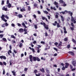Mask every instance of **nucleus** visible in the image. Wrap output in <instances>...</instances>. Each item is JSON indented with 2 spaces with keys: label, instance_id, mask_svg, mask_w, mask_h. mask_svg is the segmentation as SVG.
<instances>
[{
  "label": "nucleus",
  "instance_id": "obj_1",
  "mask_svg": "<svg viewBox=\"0 0 76 76\" xmlns=\"http://www.w3.org/2000/svg\"><path fill=\"white\" fill-rule=\"evenodd\" d=\"M40 24H41V25H43V26L46 29H47V30L49 28L48 27V25H46V24H45V22H41L40 23Z\"/></svg>",
  "mask_w": 76,
  "mask_h": 76
},
{
  "label": "nucleus",
  "instance_id": "obj_2",
  "mask_svg": "<svg viewBox=\"0 0 76 76\" xmlns=\"http://www.w3.org/2000/svg\"><path fill=\"white\" fill-rule=\"evenodd\" d=\"M61 45H62V42H60V43H59L58 45L57 46V47H58V48H59V49H60L61 48V47H60V46H61Z\"/></svg>",
  "mask_w": 76,
  "mask_h": 76
},
{
  "label": "nucleus",
  "instance_id": "obj_3",
  "mask_svg": "<svg viewBox=\"0 0 76 76\" xmlns=\"http://www.w3.org/2000/svg\"><path fill=\"white\" fill-rule=\"evenodd\" d=\"M37 57H34V56L33 57L32 59V61H37Z\"/></svg>",
  "mask_w": 76,
  "mask_h": 76
},
{
  "label": "nucleus",
  "instance_id": "obj_4",
  "mask_svg": "<svg viewBox=\"0 0 76 76\" xmlns=\"http://www.w3.org/2000/svg\"><path fill=\"white\" fill-rule=\"evenodd\" d=\"M55 23L56 24H57V28H60V25L59 23H57V21H55Z\"/></svg>",
  "mask_w": 76,
  "mask_h": 76
},
{
  "label": "nucleus",
  "instance_id": "obj_5",
  "mask_svg": "<svg viewBox=\"0 0 76 76\" xmlns=\"http://www.w3.org/2000/svg\"><path fill=\"white\" fill-rule=\"evenodd\" d=\"M29 59L30 60V61H31V62H32V58H33V57H32V55H30L29 56Z\"/></svg>",
  "mask_w": 76,
  "mask_h": 76
},
{
  "label": "nucleus",
  "instance_id": "obj_6",
  "mask_svg": "<svg viewBox=\"0 0 76 76\" xmlns=\"http://www.w3.org/2000/svg\"><path fill=\"white\" fill-rule=\"evenodd\" d=\"M2 10L5 11H7V7L5 8V7H3L2 8Z\"/></svg>",
  "mask_w": 76,
  "mask_h": 76
},
{
  "label": "nucleus",
  "instance_id": "obj_7",
  "mask_svg": "<svg viewBox=\"0 0 76 76\" xmlns=\"http://www.w3.org/2000/svg\"><path fill=\"white\" fill-rule=\"evenodd\" d=\"M63 29L64 30V33L65 34H67V31H66V27H63Z\"/></svg>",
  "mask_w": 76,
  "mask_h": 76
},
{
  "label": "nucleus",
  "instance_id": "obj_8",
  "mask_svg": "<svg viewBox=\"0 0 76 76\" xmlns=\"http://www.w3.org/2000/svg\"><path fill=\"white\" fill-rule=\"evenodd\" d=\"M72 64L74 66H76V62L75 61H73Z\"/></svg>",
  "mask_w": 76,
  "mask_h": 76
},
{
  "label": "nucleus",
  "instance_id": "obj_9",
  "mask_svg": "<svg viewBox=\"0 0 76 76\" xmlns=\"http://www.w3.org/2000/svg\"><path fill=\"white\" fill-rule=\"evenodd\" d=\"M24 31L23 29L21 28L19 30V32H23Z\"/></svg>",
  "mask_w": 76,
  "mask_h": 76
},
{
  "label": "nucleus",
  "instance_id": "obj_10",
  "mask_svg": "<svg viewBox=\"0 0 76 76\" xmlns=\"http://www.w3.org/2000/svg\"><path fill=\"white\" fill-rule=\"evenodd\" d=\"M68 53L69 54H70L71 55H72V56H74V53L72 52V51H69L68 52Z\"/></svg>",
  "mask_w": 76,
  "mask_h": 76
},
{
  "label": "nucleus",
  "instance_id": "obj_11",
  "mask_svg": "<svg viewBox=\"0 0 76 76\" xmlns=\"http://www.w3.org/2000/svg\"><path fill=\"white\" fill-rule=\"evenodd\" d=\"M40 70L41 71V72H42V73H44L45 72L44 69L43 68H42V69H40Z\"/></svg>",
  "mask_w": 76,
  "mask_h": 76
},
{
  "label": "nucleus",
  "instance_id": "obj_12",
  "mask_svg": "<svg viewBox=\"0 0 76 76\" xmlns=\"http://www.w3.org/2000/svg\"><path fill=\"white\" fill-rule=\"evenodd\" d=\"M4 17H5V15H2L1 18L2 20H3L5 18H4Z\"/></svg>",
  "mask_w": 76,
  "mask_h": 76
},
{
  "label": "nucleus",
  "instance_id": "obj_13",
  "mask_svg": "<svg viewBox=\"0 0 76 76\" xmlns=\"http://www.w3.org/2000/svg\"><path fill=\"white\" fill-rule=\"evenodd\" d=\"M12 73H13V75L14 76H16V72H15L14 71H11Z\"/></svg>",
  "mask_w": 76,
  "mask_h": 76
},
{
  "label": "nucleus",
  "instance_id": "obj_14",
  "mask_svg": "<svg viewBox=\"0 0 76 76\" xmlns=\"http://www.w3.org/2000/svg\"><path fill=\"white\" fill-rule=\"evenodd\" d=\"M7 6L8 7V8H10V7H12V4L10 3H9L7 5Z\"/></svg>",
  "mask_w": 76,
  "mask_h": 76
},
{
  "label": "nucleus",
  "instance_id": "obj_15",
  "mask_svg": "<svg viewBox=\"0 0 76 76\" xmlns=\"http://www.w3.org/2000/svg\"><path fill=\"white\" fill-rule=\"evenodd\" d=\"M29 49H30V50H32L33 52H35V50L34 48H31V47H29Z\"/></svg>",
  "mask_w": 76,
  "mask_h": 76
},
{
  "label": "nucleus",
  "instance_id": "obj_16",
  "mask_svg": "<svg viewBox=\"0 0 76 76\" xmlns=\"http://www.w3.org/2000/svg\"><path fill=\"white\" fill-rule=\"evenodd\" d=\"M71 21H72V22H73V23H76V21L75 20V19L73 18L72 19Z\"/></svg>",
  "mask_w": 76,
  "mask_h": 76
},
{
  "label": "nucleus",
  "instance_id": "obj_17",
  "mask_svg": "<svg viewBox=\"0 0 76 76\" xmlns=\"http://www.w3.org/2000/svg\"><path fill=\"white\" fill-rule=\"evenodd\" d=\"M60 14L62 13L63 15H64L65 13H66V12H65V11L64 12H60Z\"/></svg>",
  "mask_w": 76,
  "mask_h": 76
},
{
  "label": "nucleus",
  "instance_id": "obj_18",
  "mask_svg": "<svg viewBox=\"0 0 76 76\" xmlns=\"http://www.w3.org/2000/svg\"><path fill=\"white\" fill-rule=\"evenodd\" d=\"M61 18L62 21V22H64V18H63V17L62 16H61Z\"/></svg>",
  "mask_w": 76,
  "mask_h": 76
},
{
  "label": "nucleus",
  "instance_id": "obj_19",
  "mask_svg": "<svg viewBox=\"0 0 76 76\" xmlns=\"http://www.w3.org/2000/svg\"><path fill=\"white\" fill-rule=\"evenodd\" d=\"M18 16L19 17V18H23V16H22V15L20 14L18 15Z\"/></svg>",
  "mask_w": 76,
  "mask_h": 76
},
{
  "label": "nucleus",
  "instance_id": "obj_20",
  "mask_svg": "<svg viewBox=\"0 0 76 76\" xmlns=\"http://www.w3.org/2000/svg\"><path fill=\"white\" fill-rule=\"evenodd\" d=\"M59 2L60 3H62V4L64 3L63 0H60L59 1Z\"/></svg>",
  "mask_w": 76,
  "mask_h": 76
},
{
  "label": "nucleus",
  "instance_id": "obj_21",
  "mask_svg": "<svg viewBox=\"0 0 76 76\" xmlns=\"http://www.w3.org/2000/svg\"><path fill=\"white\" fill-rule=\"evenodd\" d=\"M22 45H23V44H22V43H21L19 45V47L20 48H21V47H22Z\"/></svg>",
  "mask_w": 76,
  "mask_h": 76
},
{
  "label": "nucleus",
  "instance_id": "obj_22",
  "mask_svg": "<svg viewBox=\"0 0 76 76\" xmlns=\"http://www.w3.org/2000/svg\"><path fill=\"white\" fill-rule=\"evenodd\" d=\"M43 12L44 13H45V14H48V12H47V11H44Z\"/></svg>",
  "mask_w": 76,
  "mask_h": 76
},
{
  "label": "nucleus",
  "instance_id": "obj_23",
  "mask_svg": "<svg viewBox=\"0 0 76 76\" xmlns=\"http://www.w3.org/2000/svg\"><path fill=\"white\" fill-rule=\"evenodd\" d=\"M37 61H40L41 60H40V59L39 58L37 57Z\"/></svg>",
  "mask_w": 76,
  "mask_h": 76
},
{
  "label": "nucleus",
  "instance_id": "obj_24",
  "mask_svg": "<svg viewBox=\"0 0 76 76\" xmlns=\"http://www.w3.org/2000/svg\"><path fill=\"white\" fill-rule=\"evenodd\" d=\"M4 36V34H0V38H2Z\"/></svg>",
  "mask_w": 76,
  "mask_h": 76
},
{
  "label": "nucleus",
  "instance_id": "obj_25",
  "mask_svg": "<svg viewBox=\"0 0 76 76\" xmlns=\"http://www.w3.org/2000/svg\"><path fill=\"white\" fill-rule=\"evenodd\" d=\"M72 42H74V43H75L76 44V40H75V39H72Z\"/></svg>",
  "mask_w": 76,
  "mask_h": 76
},
{
  "label": "nucleus",
  "instance_id": "obj_26",
  "mask_svg": "<svg viewBox=\"0 0 76 76\" xmlns=\"http://www.w3.org/2000/svg\"><path fill=\"white\" fill-rule=\"evenodd\" d=\"M67 40H68V38L66 37L64 39V41H67Z\"/></svg>",
  "mask_w": 76,
  "mask_h": 76
},
{
  "label": "nucleus",
  "instance_id": "obj_27",
  "mask_svg": "<svg viewBox=\"0 0 76 76\" xmlns=\"http://www.w3.org/2000/svg\"><path fill=\"white\" fill-rule=\"evenodd\" d=\"M37 72H38V71L37 70V69H36L34 71V73H35V74H36Z\"/></svg>",
  "mask_w": 76,
  "mask_h": 76
},
{
  "label": "nucleus",
  "instance_id": "obj_28",
  "mask_svg": "<svg viewBox=\"0 0 76 76\" xmlns=\"http://www.w3.org/2000/svg\"><path fill=\"white\" fill-rule=\"evenodd\" d=\"M2 40H3V41H7L6 39V38H4V37L2 38Z\"/></svg>",
  "mask_w": 76,
  "mask_h": 76
},
{
  "label": "nucleus",
  "instance_id": "obj_29",
  "mask_svg": "<svg viewBox=\"0 0 76 76\" xmlns=\"http://www.w3.org/2000/svg\"><path fill=\"white\" fill-rule=\"evenodd\" d=\"M54 4L55 5H57L58 4V3L56 2V1H55L54 2Z\"/></svg>",
  "mask_w": 76,
  "mask_h": 76
},
{
  "label": "nucleus",
  "instance_id": "obj_30",
  "mask_svg": "<svg viewBox=\"0 0 76 76\" xmlns=\"http://www.w3.org/2000/svg\"><path fill=\"white\" fill-rule=\"evenodd\" d=\"M34 7H37V6H38V4H37L36 3H35L34 4Z\"/></svg>",
  "mask_w": 76,
  "mask_h": 76
},
{
  "label": "nucleus",
  "instance_id": "obj_31",
  "mask_svg": "<svg viewBox=\"0 0 76 76\" xmlns=\"http://www.w3.org/2000/svg\"><path fill=\"white\" fill-rule=\"evenodd\" d=\"M4 1H2L1 4V5H4Z\"/></svg>",
  "mask_w": 76,
  "mask_h": 76
},
{
  "label": "nucleus",
  "instance_id": "obj_32",
  "mask_svg": "<svg viewBox=\"0 0 76 76\" xmlns=\"http://www.w3.org/2000/svg\"><path fill=\"white\" fill-rule=\"evenodd\" d=\"M46 72L47 73H48V74H49L50 73V71L48 69L46 70Z\"/></svg>",
  "mask_w": 76,
  "mask_h": 76
},
{
  "label": "nucleus",
  "instance_id": "obj_33",
  "mask_svg": "<svg viewBox=\"0 0 76 76\" xmlns=\"http://www.w3.org/2000/svg\"><path fill=\"white\" fill-rule=\"evenodd\" d=\"M11 38H15V37L13 35H11Z\"/></svg>",
  "mask_w": 76,
  "mask_h": 76
},
{
  "label": "nucleus",
  "instance_id": "obj_34",
  "mask_svg": "<svg viewBox=\"0 0 76 76\" xmlns=\"http://www.w3.org/2000/svg\"><path fill=\"white\" fill-rule=\"evenodd\" d=\"M34 26L35 29H37V28H38V27H37V25H34Z\"/></svg>",
  "mask_w": 76,
  "mask_h": 76
},
{
  "label": "nucleus",
  "instance_id": "obj_35",
  "mask_svg": "<svg viewBox=\"0 0 76 76\" xmlns=\"http://www.w3.org/2000/svg\"><path fill=\"white\" fill-rule=\"evenodd\" d=\"M63 6H64V7H65V6H67V4H65V2H64V3H63Z\"/></svg>",
  "mask_w": 76,
  "mask_h": 76
},
{
  "label": "nucleus",
  "instance_id": "obj_36",
  "mask_svg": "<svg viewBox=\"0 0 76 76\" xmlns=\"http://www.w3.org/2000/svg\"><path fill=\"white\" fill-rule=\"evenodd\" d=\"M65 64L66 66H69V63L66 62V63H65Z\"/></svg>",
  "mask_w": 76,
  "mask_h": 76
},
{
  "label": "nucleus",
  "instance_id": "obj_37",
  "mask_svg": "<svg viewBox=\"0 0 76 76\" xmlns=\"http://www.w3.org/2000/svg\"><path fill=\"white\" fill-rule=\"evenodd\" d=\"M65 12H66V13H68L69 14H70V13H71L70 12V11H67V10H65Z\"/></svg>",
  "mask_w": 76,
  "mask_h": 76
},
{
  "label": "nucleus",
  "instance_id": "obj_38",
  "mask_svg": "<svg viewBox=\"0 0 76 76\" xmlns=\"http://www.w3.org/2000/svg\"><path fill=\"white\" fill-rule=\"evenodd\" d=\"M5 17L6 18V19H9V17H8V16H7V15H5Z\"/></svg>",
  "mask_w": 76,
  "mask_h": 76
},
{
  "label": "nucleus",
  "instance_id": "obj_39",
  "mask_svg": "<svg viewBox=\"0 0 76 76\" xmlns=\"http://www.w3.org/2000/svg\"><path fill=\"white\" fill-rule=\"evenodd\" d=\"M55 18H56V19H57V18H58V15H55Z\"/></svg>",
  "mask_w": 76,
  "mask_h": 76
},
{
  "label": "nucleus",
  "instance_id": "obj_40",
  "mask_svg": "<svg viewBox=\"0 0 76 76\" xmlns=\"http://www.w3.org/2000/svg\"><path fill=\"white\" fill-rule=\"evenodd\" d=\"M5 70H4V69L3 71V75H5Z\"/></svg>",
  "mask_w": 76,
  "mask_h": 76
},
{
  "label": "nucleus",
  "instance_id": "obj_41",
  "mask_svg": "<svg viewBox=\"0 0 76 76\" xmlns=\"http://www.w3.org/2000/svg\"><path fill=\"white\" fill-rule=\"evenodd\" d=\"M31 7H30V6H28V10H29V11H30V10H31Z\"/></svg>",
  "mask_w": 76,
  "mask_h": 76
},
{
  "label": "nucleus",
  "instance_id": "obj_42",
  "mask_svg": "<svg viewBox=\"0 0 76 76\" xmlns=\"http://www.w3.org/2000/svg\"><path fill=\"white\" fill-rule=\"evenodd\" d=\"M27 70H28V68H25L24 69V71H25V72H26Z\"/></svg>",
  "mask_w": 76,
  "mask_h": 76
},
{
  "label": "nucleus",
  "instance_id": "obj_43",
  "mask_svg": "<svg viewBox=\"0 0 76 76\" xmlns=\"http://www.w3.org/2000/svg\"><path fill=\"white\" fill-rule=\"evenodd\" d=\"M9 4V0H7V4Z\"/></svg>",
  "mask_w": 76,
  "mask_h": 76
},
{
  "label": "nucleus",
  "instance_id": "obj_44",
  "mask_svg": "<svg viewBox=\"0 0 76 76\" xmlns=\"http://www.w3.org/2000/svg\"><path fill=\"white\" fill-rule=\"evenodd\" d=\"M3 63L4 65H5V66H6V64H6V63L5 62L3 61Z\"/></svg>",
  "mask_w": 76,
  "mask_h": 76
},
{
  "label": "nucleus",
  "instance_id": "obj_45",
  "mask_svg": "<svg viewBox=\"0 0 76 76\" xmlns=\"http://www.w3.org/2000/svg\"><path fill=\"white\" fill-rule=\"evenodd\" d=\"M33 16L34 17V18H37V16L35 15L34 14L33 15Z\"/></svg>",
  "mask_w": 76,
  "mask_h": 76
},
{
  "label": "nucleus",
  "instance_id": "obj_46",
  "mask_svg": "<svg viewBox=\"0 0 76 76\" xmlns=\"http://www.w3.org/2000/svg\"><path fill=\"white\" fill-rule=\"evenodd\" d=\"M54 50H55V51H58L57 49L56 48H54Z\"/></svg>",
  "mask_w": 76,
  "mask_h": 76
},
{
  "label": "nucleus",
  "instance_id": "obj_47",
  "mask_svg": "<svg viewBox=\"0 0 76 76\" xmlns=\"http://www.w3.org/2000/svg\"><path fill=\"white\" fill-rule=\"evenodd\" d=\"M48 34H47V32H45V36L46 37H47V36H48Z\"/></svg>",
  "mask_w": 76,
  "mask_h": 76
},
{
  "label": "nucleus",
  "instance_id": "obj_48",
  "mask_svg": "<svg viewBox=\"0 0 76 76\" xmlns=\"http://www.w3.org/2000/svg\"><path fill=\"white\" fill-rule=\"evenodd\" d=\"M70 69H73V66H72V65H70Z\"/></svg>",
  "mask_w": 76,
  "mask_h": 76
},
{
  "label": "nucleus",
  "instance_id": "obj_49",
  "mask_svg": "<svg viewBox=\"0 0 76 76\" xmlns=\"http://www.w3.org/2000/svg\"><path fill=\"white\" fill-rule=\"evenodd\" d=\"M71 26H72V27H73L74 26V24H73V23H72L71 24Z\"/></svg>",
  "mask_w": 76,
  "mask_h": 76
},
{
  "label": "nucleus",
  "instance_id": "obj_50",
  "mask_svg": "<svg viewBox=\"0 0 76 76\" xmlns=\"http://www.w3.org/2000/svg\"><path fill=\"white\" fill-rule=\"evenodd\" d=\"M67 47L68 48H69L70 47V45H68L67 46Z\"/></svg>",
  "mask_w": 76,
  "mask_h": 76
},
{
  "label": "nucleus",
  "instance_id": "obj_51",
  "mask_svg": "<svg viewBox=\"0 0 76 76\" xmlns=\"http://www.w3.org/2000/svg\"><path fill=\"white\" fill-rule=\"evenodd\" d=\"M70 29H71V30H72V31H73V30H74V28H73V27H71Z\"/></svg>",
  "mask_w": 76,
  "mask_h": 76
},
{
  "label": "nucleus",
  "instance_id": "obj_52",
  "mask_svg": "<svg viewBox=\"0 0 76 76\" xmlns=\"http://www.w3.org/2000/svg\"><path fill=\"white\" fill-rule=\"evenodd\" d=\"M3 58L4 60H6V56H3Z\"/></svg>",
  "mask_w": 76,
  "mask_h": 76
},
{
  "label": "nucleus",
  "instance_id": "obj_53",
  "mask_svg": "<svg viewBox=\"0 0 76 76\" xmlns=\"http://www.w3.org/2000/svg\"><path fill=\"white\" fill-rule=\"evenodd\" d=\"M24 32H27V29L26 28H24Z\"/></svg>",
  "mask_w": 76,
  "mask_h": 76
},
{
  "label": "nucleus",
  "instance_id": "obj_54",
  "mask_svg": "<svg viewBox=\"0 0 76 76\" xmlns=\"http://www.w3.org/2000/svg\"><path fill=\"white\" fill-rule=\"evenodd\" d=\"M55 45L56 46H57V45H58V43L57 42H56L55 43H54Z\"/></svg>",
  "mask_w": 76,
  "mask_h": 76
},
{
  "label": "nucleus",
  "instance_id": "obj_55",
  "mask_svg": "<svg viewBox=\"0 0 76 76\" xmlns=\"http://www.w3.org/2000/svg\"><path fill=\"white\" fill-rule=\"evenodd\" d=\"M37 13L38 14H39V15L41 14V12L39 11H37Z\"/></svg>",
  "mask_w": 76,
  "mask_h": 76
},
{
  "label": "nucleus",
  "instance_id": "obj_56",
  "mask_svg": "<svg viewBox=\"0 0 76 76\" xmlns=\"http://www.w3.org/2000/svg\"><path fill=\"white\" fill-rule=\"evenodd\" d=\"M46 9H47V10H48V12H50V9H49L48 8H47Z\"/></svg>",
  "mask_w": 76,
  "mask_h": 76
},
{
  "label": "nucleus",
  "instance_id": "obj_57",
  "mask_svg": "<svg viewBox=\"0 0 76 76\" xmlns=\"http://www.w3.org/2000/svg\"><path fill=\"white\" fill-rule=\"evenodd\" d=\"M3 20V21H4L5 22H7V20L5 19V18H4V19H3V20Z\"/></svg>",
  "mask_w": 76,
  "mask_h": 76
},
{
  "label": "nucleus",
  "instance_id": "obj_58",
  "mask_svg": "<svg viewBox=\"0 0 76 76\" xmlns=\"http://www.w3.org/2000/svg\"><path fill=\"white\" fill-rule=\"evenodd\" d=\"M65 67H64V66H63L62 68V70H65Z\"/></svg>",
  "mask_w": 76,
  "mask_h": 76
},
{
  "label": "nucleus",
  "instance_id": "obj_59",
  "mask_svg": "<svg viewBox=\"0 0 76 76\" xmlns=\"http://www.w3.org/2000/svg\"><path fill=\"white\" fill-rule=\"evenodd\" d=\"M74 70H76V68H75L72 69V71H74Z\"/></svg>",
  "mask_w": 76,
  "mask_h": 76
},
{
  "label": "nucleus",
  "instance_id": "obj_60",
  "mask_svg": "<svg viewBox=\"0 0 76 76\" xmlns=\"http://www.w3.org/2000/svg\"><path fill=\"white\" fill-rule=\"evenodd\" d=\"M35 75L36 76H40V74H36Z\"/></svg>",
  "mask_w": 76,
  "mask_h": 76
},
{
  "label": "nucleus",
  "instance_id": "obj_61",
  "mask_svg": "<svg viewBox=\"0 0 76 76\" xmlns=\"http://www.w3.org/2000/svg\"><path fill=\"white\" fill-rule=\"evenodd\" d=\"M42 20H45V17H42Z\"/></svg>",
  "mask_w": 76,
  "mask_h": 76
},
{
  "label": "nucleus",
  "instance_id": "obj_62",
  "mask_svg": "<svg viewBox=\"0 0 76 76\" xmlns=\"http://www.w3.org/2000/svg\"><path fill=\"white\" fill-rule=\"evenodd\" d=\"M0 65L1 66H3V63L1 62H0Z\"/></svg>",
  "mask_w": 76,
  "mask_h": 76
},
{
  "label": "nucleus",
  "instance_id": "obj_63",
  "mask_svg": "<svg viewBox=\"0 0 76 76\" xmlns=\"http://www.w3.org/2000/svg\"><path fill=\"white\" fill-rule=\"evenodd\" d=\"M5 26H8L9 24H8L7 23H6L5 24Z\"/></svg>",
  "mask_w": 76,
  "mask_h": 76
},
{
  "label": "nucleus",
  "instance_id": "obj_64",
  "mask_svg": "<svg viewBox=\"0 0 76 76\" xmlns=\"http://www.w3.org/2000/svg\"><path fill=\"white\" fill-rule=\"evenodd\" d=\"M40 43H41V44H45V42H43V41H41V42Z\"/></svg>",
  "mask_w": 76,
  "mask_h": 76
}]
</instances>
